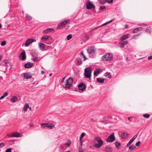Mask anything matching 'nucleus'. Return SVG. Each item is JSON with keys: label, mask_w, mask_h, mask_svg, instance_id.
Returning <instances> with one entry per match:
<instances>
[{"label": "nucleus", "mask_w": 152, "mask_h": 152, "mask_svg": "<svg viewBox=\"0 0 152 152\" xmlns=\"http://www.w3.org/2000/svg\"><path fill=\"white\" fill-rule=\"evenodd\" d=\"M93 142L95 143L94 145V146L96 148H99L103 144V141L99 137H95L93 140Z\"/></svg>", "instance_id": "f257e3e1"}, {"label": "nucleus", "mask_w": 152, "mask_h": 152, "mask_svg": "<svg viewBox=\"0 0 152 152\" xmlns=\"http://www.w3.org/2000/svg\"><path fill=\"white\" fill-rule=\"evenodd\" d=\"M113 58V55L112 53H107L103 56L102 57V60L103 61H110Z\"/></svg>", "instance_id": "f03ea898"}, {"label": "nucleus", "mask_w": 152, "mask_h": 152, "mask_svg": "<svg viewBox=\"0 0 152 152\" xmlns=\"http://www.w3.org/2000/svg\"><path fill=\"white\" fill-rule=\"evenodd\" d=\"M84 75L87 78H90L92 70L91 67H87L84 70Z\"/></svg>", "instance_id": "7ed1b4c3"}, {"label": "nucleus", "mask_w": 152, "mask_h": 152, "mask_svg": "<svg viewBox=\"0 0 152 152\" xmlns=\"http://www.w3.org/2000/svg\"><path fill=\"white\" fill-rule=\"evenodd\" d=\"M95 51L96 49L94 48L90 47L87 49V53L90 55V57L91 58H94L95 56L93 54H94Z\"/></svg>", "instance_id": "20e7f679"}, {"label": "nucleus", "mask_w": 152, "mask_h": 152, "mask_svg": "<svg viewBox=\"0 0 152 152\" xmlns=\"http://www.w3.org/2000/svg\"><path fill=\"white\" fill-rule=\"evenodd\" d=\"M86 9L88 10L95 8V6L90 0H87L86 2Z\"/></svg>", "instance_id": "39448f33"}, {"label": "nucleus", "mask_w": 152, "mask_h": 152, "mask_svg": "<svg viewBox=\"0 0 152 152\" xmlns=\"http://www.w3.org/2000/svg\"><path fill=\"white\" fill-rule=\"evenodd\" d=\"M73 80L72 78L70 77L66 81L65 87L67 89L69 88L72 86Z\"/></svg>", "instance_id": "423d86ee"}, {"label": "nucleus", "mask_w": 152, "mask_h": 152, "mask_svg": "<svg viewBox=\"0 0 152 152\" xmlns=\"http://www.w3.org/2000/svg\"><path fill=\"white\" fill-rule=\"evenodd\" d=\"M73 80L72 78L70 77L66 81L65 87L67 89L69 88L72 86Z\"/></svg>", "instance_id": "0eeeda50"}, {"label": "nucleus", "mask_w": 152, "mask_h": 152, "mask_svg": "<svg viewBox=\"0 0 152 152\" xmlns=\"http://www.w3.org/2000/svg\"><path fill=\"white\" fill-rule=\"evenodd\" d=\"M41 125L43 128L46 127L50 129H52L54 126V125L52 124L44 123H42Z\"/></svg>", "instance_id": "6e6552de"}, {"label": "nucleus", "mask_w": 152, "mask_h": 152, "mask_svg": "<svg viewBox=\"0 0 152 152\" xmlns=\"http://www.w3.org/2000/svg\"><path fill=\"white\" fill-rule=\"evenodd\" d=\"M115 140V137L114 136V133L111 134L106 140L107 142H112Z\"/></svg>", "instance_id": "1a4fd4ad"}, {"label": "nucleus", "mask_w": 152, "mask_h": 152, "mask_svg": "<svg viewBox=\"0 0 152 152\" xmlns=\"http://www.w3.org/2000/svg\"><path fill=\"white\" fill-rule=\"evenodd\" d=\"M69 21V20H64L60 23L58 26V28L61 29Z\"/></svg>", "instance_id": "9d476101"}, {"label": "nucleus", "mask_w": 152, "mask_h": 152, "mask_svg": "<svg viewBox=\"0 0 152 152\" xmlns=\"http://www.w3.org/2000/svg\"><path fill=\"white\" fill-rule=\"evenodd\" d=\"M36 40L32 38H28L26 41V42L25 44V45L26 47L28 46L30 44L34 42H35Z\"/></svg>", "instance_id": "9b49d317"}, {"label": "nucleus", "mask_w": 152, "mask_h": 152, "mask_svg": "<svg viewBox=\"0 0 152 152\" xmlns=\"http://www.w3.org/2000/svg\"><path fill=\"white\" fill-rule=\"evenodd\" d=\"M50 37V36H48L45 35L42 37L41 39L42 40V41L44 43L48 44H50V43L49 42H47L46 41Z\"/></svg>", "instance_id": "f8f14e48"}, {"label": "nucleus", "mask_w": 152, "mask_h": 152, "mask_svg": "<svg viewBox=\"0 0 152 152\" xmlns=\"http://www.w3.org/2000/svg\"><path fill=\"white\" fill-rule=\"evenodd\" d=\"M86 86L83 83H80L78 86V87L79 90L80 91L84 90L86 88Z\"/></svg>", "instance_id": "ddd939ff"}, {"label": "nucleus", "mask_w": 152, "mask_h": 152, "mask_svg": "<svg viewBox=\"0 0 152 152\" xmlns=\"http://www.w3.org/2000/svg\"><path fill=\"white\" fill-rule=\"evenodd\" d=\"M23 77L24 78L28 79L31 78L32 75V74L31 72H26L23 74Z\"/></svg>", "instance_id": "4468645a"}, {"label": "nucleus", "mask_w": 152, "mask_h": 152, "mask_svg": "<svg viewBox=\"0 0 152 152\" xmlns=\"http://www.w3.org/2000/svg\"><path fill=\"white\" fill-rule=\"evenodd\" d=\"M82 62L81 59L80 58H78L75 60V65L77 66H80L82 64Z\"/></svg>", "instance_id": "2eb2a0df"}, {"label": "nucleus", "mask_w": 152, "mask_h": 152, "mask_svg": "<svg viewBox=\"0 0 152 152\" xmlns=\"http://www.w3.org/2000/svg\"><path fill=\"white\" fill-rule=\"evenodd\" d=\"M19 57L20 59L22 60H26V55L25 52L24 51L21 53Z\"/></svg>", "instance_id": "dca6fc26"}, {"label": "nucleus", "mask_w": 152, "mask_h": 152, "mask_svg": "<svg viewBox=\"0 0 152 152\" xmlns=\"http://www.w3.org/2000/svg\"><path fill=\"white\" fill-rule=\"evenodd\" d=\"M45 44L43 43H42L41 42L39 43V48L42 51H45V50L44 49L45 48L44 46Z\"/></svg>", "instance_id": "f3484780"}, {"label": "nucleus", "mask_w": 152, "mask_h": 152, "mask_svg": "<svg viewBox=\"0 0 152 152\" xmlns=\"http://www.w3.org/2000/svg\"><path fill=\"white\" fill-rule=\"evenodd\" d=\"M129 34H124L123 35L121 38L120 39L121 40L123 41L124 40L128 38H129Z\"/></svg>", "instance_id": "a211bd4d"}, {"label": "nucleus", "mask_w": 152, "mask_h": 152, "mask_svg": "<svg viewBox=\"0 0 152 152\" xmlns=\"http://www.w3.org/2000/svg\"><path fill=\"white\" fill-rule=\"evenodd\" d=\"M104 150L106 152H112L113 151L112 148L109 146H107L105 148Z\"/></svg>", "instance_id": "6ab92c4d"}, {"label": "nucleus", "mask_w": 152, "mask_h": 152, "mask_svg": "<svg viewBox=\"0 0 152 152\" xmlns=\"http://www.w3.org/2000/svg\"><path fill=\"white\" fill-rule=\"evenodd\" d=\"M128 134L127 133L123 132L121 135V137L122 138L126 139L128 138Z\"/></svg>", "instance_id": "aec40b11"}, {"label": "nucleus", "mask_w": 152, "mask_h": 152, "mask_svg": "<svg viewBox=\"0 0 152 152\" xmlns=\"http://www.w3.org/2000/svg\"><path fill=\"white\" fill-rule=\"evenodd\" d=\"M128 43V42L127 40L123 42L120 43L121 45L120 47L121 48H123L124 46Z\"/></svg>", "instance_id": "412c9836"}, {"label": "nucleus", "mask_w": 152, "mask_h": 152, "mask_svg": "<svg viewBox=\"0 0 152 152\" xmlns=\"http://www.w3.org/2000/svg\"><path fill=\"white\" fill-rule=\"evenodd\" d=\"M101 71V69L99 68H96L94 72V75L96 76Z\"/></svg>", "instance_id": "4be33fe9"}, {"label": "nucleus", "mask_w": 152, "mask_h": 152, "mask_svg": "<svg viewBox=\"0 0 152 152\" xmlns=\"http://www.w3.org/2000/svg\"><path fill=\"white\" fill-rule=\"evenodd\" d=\"M18 99V98L16 96H12V98L10 99V101L13 102H15L17 101Z\"/></svg>", "instance_id": "5701e85b"}, {"label": "nucleus", "mask_w": 152, "mask_h": 152, "mask_svg": "<svg viewBox=\"0 0 152 152\" xmlns=\"http://www.w3.org/2000/svg\"><path fill=\"white\" fill-rule=\"evenodd\" d=\"M53 30V29L51 28H47L43 32V33L45 34V33H48L49 32L52 31Z\"/></svg>", "instance_id": "b1692460"}, {"label": "nucleus", "mask_w": 152, "mask_h": 152, "mask_svg": "<svg viewBox=\"0 0 152 152\" xmlns=\"http://www.w3.org/2000/svg\"><path fill=\"white\" fill-rule=\"evenodd\" d=\"M142 28L141 27H139L137 28H135L132 31V33L134 34L137 33L140 30H141Z\"/></svg>", "instance_id": "393cba45"}, {"label": "nucleus", "mask_w": 152, "mask_h": 152, "mask_svg": "<svg viewBox=\"0 0 152 152\" xmlns=\"http://www.w3.org/2000/svg\"><path fill=\"white\" fill-rule=\"evenodd\" d=\"M13 133V137H21V134L17 132H14Z\"/></svg>", "instance_id": "a878e982"}, {"label": "nucleus", "mask_w": 152, "mask_h": 152, "mask_svg": "<svg viewBox=\"0 0 152 152\" xmlns=\"http://www.w3.org/2000/svg\"><path fill=\"white\" fill-rule=\"evenodd\" d=\"M97 81L99 83H103L104 82V79L101 78H97Z\"/></svg>", "instance_id": "bb28decb"}, {"label": "nucleus", "mask_w": 152, "mask_h": 152, "mask_svg": "<svg viewBox=\"0 0 152 152\" xmlns=\"http://www.w3.org/2000/svg\"><path fill=\"white\" fill-rule=\"evenodd\" d=\"M33 64L31 62H28L24 64V66H33Z\"/></svg>", "instance_id": "cd10ccee"}, {"label": "nucleus", "mask_w": 152, "mask_h": 152, "mask_svg": "<svg viewBox=\"0 0 152 152\" xmlns=\"http://www.w3.org/2000/svg\"><path fill=\"white\" fill-rule=\"evenodd\" d=\"M137 135H135L129 141V143L131 144L132 143V142L134 141L136 139L137 137Z\"/></svg>", "instance_id": "c85d7f7f"}, {"label": "nucleus", "mask_w": 152, "mask_h": 152, "mask_svg": "<svg viewBox=\"0 0 152 152\" xmlns=\"http://www.w3.org/2000/svg\"><path fill=\"white\" fill-rule=\"evenodd\" d=\"M115 145L117 149H120V147L121 146V145L119 142H115Z\"/></svg>", "instance_id": "c756f323"}, {"label": "nucleus", "mask_w": 152, "mask_h": 152, "mask_svg": "<svg viewBox=\"0 0 152 152\" xmlns=\"http://www.w3.org/2000/svg\"><path fill=\"white\" fill-rule=\"evenodd\" d=\"M71 144V142L70 140H68L67 141V142L64 144V145L66 146L67 147H69Z\"/></svg>", "instance_id": "7c9ffc66"}, {"label": "nucleus", "mask_w": 152, "mask_h": 152, "mask_svg": "<svg viewBox=\"0 0 152 152\" xmlns=\"http://www.w3.org/2000/svg\"><path fill=\"white\" fill-rule=\"evenodd\" d=\"M28 108H29V105L28 104H26L23 108V110L25 111H27Z\"/></svg>", "instance_id": "2f4dec72"}, {"label": "nucleus", "mask_w": 152, "mask_h": 152, "mask_svg": "<svg viewBox=\"0 0 152 152\" xmlns=\"http://www.w3.org/2000/svg\"><path fill=\"white\" fill-rule=\"evenodd\" d=\"M26 18L27 20L30 21L32 19V17L28 14H27L26 16Z\"/></svg>", "instance_id": "473e14b6"}, {"label": "nucleus", "mask_w": 152, "mask_h": 152, "mask_svg": "<svg viewBox=\"0 0 152 152\" xmlns=\"http://www.w3.org/2000/svg\"><path fill=\"white\" fill-rule=\"evenodd\" d=\"M136 148V146L134 145H132L129 147V149L131 150H132Z\"/></svg>", "instance_id": "72a5a7b5"}, {"label": "nucleus", "mask_w": 152, "mask_h": 152, "mask_svg": "<svg viewBox=\"0 0 152 152\" xmlns=\"http://www.w3.org/2000/svg\"><path fill=\"white\" fill-rule=\"evenodd\" d=\"M31 54L32 56H34L35 55H37V52L35 50H33L31 51Z\"/></svg>", "instance_id": "f704fd0d"}, {"label": "nucleus", "mask_w": 152, "mask_h": 152, "mask_svg": "<svg viewBox=\"0 0 152 152\" xmlns=\"http://www.w3.org/2000/svg\"><path fill=\"white\" fill-rule=\"evenodd\" d=\"M7 67H1L0 70L3 72H7Z\"/></svg>", "instance_id": "c9c22d12"}, {"label": "nucleus", "mask_w": 152, "mask_h": 152, "mask_svg": "<svg viewBox=\"0 0 152 152\" xmlns=\"http://www.w3.org/2000/svg\"><path fill=\"white\" fill-rule=\"evenodd\" d=\"M4 63L6 64L5 66H9V65L8 64H9V61L8 60H5L4 61Z\"/></svg>", "instance_id": "e433bc0d"}, {"label": "nucleus", "mask_w": 152, "mask_h": 152, "mask_svg": "<svg viewBox=\"0 0 152 152\" xmlns=\"http://www.w3.org/2000/svg\"><path fill=\"white\" fill-rule=\"evenodd\" d=\"M80 56L81 57H83L84 58V61H85L86 59V58L84 56L83 52H81L80 54Z\"/></svg>", "instance_id": "4c0bfd02"}, {"label": "nucleus", "mask_w": 152, "mask_h": 152, "mask_svg": "<svg viewBox=\"0 0 152 152\" xmlns=\"http://www.w3.org/2000/svg\"><path fill=\"white\" fill-rule=\"evenodd\" d=\"M140 34H137L134 35L133 36L132 38L133 39H137L138 38V36H139L140 35Z\"/></svg>", "instance_id": "58836bf2"}, {"label": "nucleus", "mask_w": 152, "mask_h": 152, "mask_svg": "<svg viewBox=\"0 0 152 152\" xmlns=\"http://www.w3.org/2000/svg\"><path fill=\"white\" fill-rule=\"evenodd\" d=\"M85 133L84 132L82 133L80 137V140L81 141V139L85 135Z\"/></svg>", "instance_id": "ea45409f"}, {"label": "nucleus", "mask_w": 152, "mask_h": 152, "mask_svg": "<svg viewBox=\"0 0 152 152\" xmlns=\"http://www.w3.org/2000/svg\"><path fill=\"white\" fill-rule=\"evenodd\" d=\"M150 115L147 114H144L143 115L144 117L146 118H148L150 117Z\"/></svg>", "instance_id": "a19ab883"}, {"label": "nucleus", "mask_w": 152, "mask_h": 152, "mask_svg": "<svg viewBox=\"0 0 152 152\" xmlns=\"http://www.w3.org/2000/svg\"><path fill=\"white\" fill-rule=\"evenodd\" d=\"M72 36L71 34H69L66 37L67 39V40H70V39L72 38Z\"/></svg>", "instance_id": "79ce46f5"}, {"label": "nucleus", "mask_w": 152, "mask_h": 152, "mask_svg": "<svg viewBox=\"0 0 152 152\" xmlns=\"http://www.w3.org/2000/svg\"><path fill=\"white\" fill-rule=\"evenodd\" d=\"M146 31L148 33H151V28L150 27H148L146 29Z\"/></svg>", "instance_id": "37998d69"}, {"label": "nucleus", "mask_w": 152, "mask_h": 152, "mask_svg": "<svg viewBox=\"0 0 152 152\" xmlns=\"http://www.w3.org/2000/svg\"><path fill=\"white\" fill-rule=\"evenodd\" d=\"M99 2L100 3L102 4H105L106 2L105 0H99Z\"/></svg>", "instance_id": "c03bdc74"}, {"label": "nucleus", "mask_w": 152, "mask_h": 152, "mask_svg": "<svg viewBox=\"0 0 152 152\" xmlns=\"http://www.w3.org/2000/svg\"><path fill=\"white\" fill-rule=\"evenodd\" d=\"M105 76L107 77L108 76L109 78H111V76L110 75V74L108 72H106L104 74Z\"/></svg>", "instance_id": "a18cd8bd"}, {"label": "nucleus", "mask_w": 152, "mask_h": 152, "mask_svg": "<svg viewBox=\"0 0 152 152\" xmlns=\"http://www.w3.org/2000/svg\"><path fill=\"white\" fill-rule=\"evenodd\" d=\"M6 44V41L5 40L2 41L1 44V46H4Z\"/></svg>", "instance_id": "49530a36"}, {"label": "nucleus", "mask_w": 152, "mask_h": 152, "mask_svg": "<svg viewBox=\"0 0 152 152\" xmlns=\"http://www.w3.org/2000/svg\"><path fill=\"white\" fill-rule=\"evenodd\" d=\"M38 59V58L37 57H35L34 58H31V60H32L34 61H37Z\"/></svg>", "instance_id": "de8ad7c7"}, {"label": "nucleus", "mask_w": 152, "mask_h": 152, "mask_svg": "<svg viewBox=\"0 0 152 152\" xmlns=\"http://www.w3.org/2000/svg\"><path fill=\"white\" fill-rule=\"evenodd\" d=\"M106 8V7L105 6H100L99 8V10H102L103 9H104Z\"/></svg>", "instance_id": "09e8293b"}, {"label": "nucleus", "mask_w": 152, "mask_h": 152, "mask_svg": "<svg viewBox=\"0 0 152 152\" xmlns=\"http://www.w3.org/2000/svg\"><path fill=\"white\" fill-rule=\"evenodd\" d=\"M13 133H12L10 134H7V135L9 137H13Z\"/></svg>", "instance_id": "8fccbe9b"}, {"label": "nucleus", "mask_w": 152, "mask_h": 152, "mask_svg": "<svg viewBox=\"0 0 152 152\" xmlns=\"http://www.w3.org/2000/svg\"><path fill=\"white\" fill-rule=\"evenodd\" d=\"M106 2H107L109 3H112L113 0H105Z\"/></svg>", "instance_id": "3c124183"}, {"label": "nucleus", "mask_w": 152, "mask_h": 152, "mask_svg": "<svg viewBox=\"0 0 152 152\" xmlns=\"http://www.w3.org/2000/svg\"><path fill=\"white\" fill-rule=\"evenodd\" d=\"M5 152H12L11 149V148H9L7 149L5 151Z\"/></svg>", "instance_id": "603ef678"}, {"label": "nucleus", "mask_w": 152, "mask_h": 152, "mask_svg": "<svg viewBox=\"0 0 152 152\" xmlns=\"http://www.w3.org/2000/svg\"><path fill=\"white\" fill-rule=\"evenodd\" d=\"M4 146V144L3 142H2L0 144V148L3 147Z\"/></svg>", "instance_id": "864d4df0"}, {"label": "nucleus", "mask_w": 152, "mask_h": 152, "mask_svg": "<svg viewBox=\"0 0 152 152\" xmlns=\"http://www.w3.org/2000/svg\"><path fill=\"white\" fill-rule=\"evenodd\" d=\"M141 142L140 141H139L136 143V145L137 146H139Z\"/></svg>", "instance_id": "5fc2aeb1"}, {"label": "nucleus", "mask_w": 152, "mask_h": 152, "mask_svg": "<svg viewBox=\"0 0 152 152\" xmlns=\"http://www.w3.org/2000/svg\"><path fill=\"white\" fill-rule=\"evenodd\" d=\"M139 25L142 26H147V25L146 24L141 23L139 24Z\"/></svg>", "instance_id": "6e6d98bb"}, {"label": "nucleus", "mask_w": 152, "mask_h": 152, "mask_svg": "<svg viewBox=\"0 0 152 152\" xmlns=\"http://www.w3.org/2000/svg\"><path fill=\"white\" fill-rule=\"evenodd\" d=\"M107 24H108L107 23V22H106L105 23H103V24H102V25L100 26H99V27H102V26H104L105 25H107Z\"/></svg>", "instance_id": "4d7b16f0"}, {"label": "nucleus", "mask_w": 152, "mask_h": 152, "mask_svg": "<svg viewBox=\"0 0 152 152\" xmlns=\"http://www.w3.org/2000/svg\"><path fill=\"white\" fill-rule=\"evenodd\" d=\"M8 95V93L7 92H5L4 93L3 95L4 97H6V96H7Z\"/></svg>", "instance_id": "13d9d810"}, {"label": "nucleus", "mask_w": 152, "mask_h": 152, "mask_svg": "<svg viewBox=\"0 0 152 152\" xmlns=\"http://www.w3.org/2000/svg\"><path fill=\"white\" fill-rule=\"evenodd\" d=\"M66 78V76L63 77L62 78V79L61 80V82L63 83L64 82V80Z\"/></svg>", "instance_id": "bf43d9fd"}, {"label": "nucleus", "mask_w": 152, "mask_h": 152, "mask_svg": "<svg viewBox=\"0 0 152 152\" xmlns=\"http://www.w3.org/2000/svg\"><path fill=\"white\" fill-rule=\"evenodd\" d=\"M114 20V19L108 22H107L108 24H109V23H111Z\"/></svg>", "instance_id": "052dcab7"}, {"label": "nucleus", "mask_w": 152, "mask_h": 152, "mask_svg": "<svg viewBox=\"0 0 152 152\" xmlns=\"http://www.w3.org/2000/svg\"><path fill=\"white\" fill-rule=\"evenodd\" d=\"M148 59L149 60H151V59H152V55L151 56H150L148 57Z\"/></svg>", "instance_id": "680f3d73"}, {"label": "nucleus", "mask_w": 152, "mask_h": 152, "mask_svg": "<svg viewBox=\"0 0 152 152\" xmlns=\"http://www.w3.org/2000/svg\"><path fill=\"white\" fill-rule=\"evenodd\" d=\"M60 148L62 150L64 148V147L63 146V145H61L60 146Z\"/></svg>", "instance_id": "e2e57ef3"}, {"label": "nucleus", "mask_w": 152, "mask_h": 152, "mask_svg": "<svg viewBox=\"0 0 152 152\" xmlns=\"http://www.w3.org/2000/svg\"><path fill=\"white\" fill-rule=\"evenodd\" d=\"M131 145V144L129 143V142H128V143L126 145V147H129V146Z\"/></svg>", "instance_id": "0e129e2a"}, {"label": "nucleus", "mask_w": 152, "mask_h": 152, "mask_svg": "<svg viewBox=\"0 0 152 152\" xmlns=\"http://www.w3.org/2000/svg\"><path fill=\"white\" fill-rule=\"evenodd\" d=\"M79 152H83L82 151L81 148H79L78 149Z\"/></svg>", "instance_id": "69168bd1"}, {"label": "nucleus", "mask_w": 152, "mask_h": 152, "mask_svg": "<svg viewBox=\"0 0 152 152\" xmlns=\"http://www.w3.org/2000/svg\"><path fill=\"white\" fill-rule=\"evenodd\" d=\"M4 96L2 95V96L0 97V100L1 99H3L4 98Z\"/></svg>", "instance_id": "338daca9"}, {"label": "nucleus", "mask_w": 152, "mask_h": 152, "mask_svg": "<svg viewBox=\"0 0 152 152\" xmlns=\"http://www.w3.org/2000/svg\"><path fill=\"white\" fill-rule=\"evenodd\" d=\"M85 37L87 38H88L89 36L88 35H86L85 36Z\"/></svg>", "instance_id": "774afa93"}]
</instances>
